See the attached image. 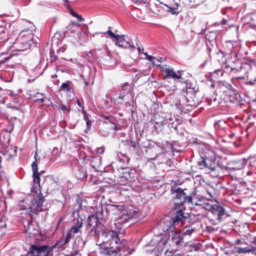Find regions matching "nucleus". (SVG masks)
<instances>
[{
	"mask_svg": "<svg viewBox=\"0 0 256 256\" xmlns=\"http://www.w3.org/2000/svg\"><path fill=\"white\" fill-rule=\"evenodd\" d=\"M9 59L8 58H5L2 60V61L0 62V64H4Z\"/></svg>",
	"mask_w": 256,
	"mask_h": 256,
	"instance_id": "obj_29",
	"label": "nucleus"
},
{
	"mask_svg": "<svg viewBox=\"0 0 256 256\" xmlns=\"http://www.w3.org/2000/svg\"><path fill=\"white\" fill-rule=\"evenodd\" d=\"M77 104L78 105V106H80V107H82L80 101L78 99L77 100Z\"/></svg>",
	"mask_w": 256,
	"mask_h": 256,
	"instance_id": "obj_36",
	"label": "nucleus"
},
{
	"mask_svg": "<svg viewBox=\"0 0 256 256\" xmlns=\"http://www.w3.org/2000/svg\"><path fill=\"white\" fill-rule=\"evenodd\" d=\"M114 210L118 209L122 210L120 217L121 222H126L131 218H136L138 216V210L132 206H114Z\"/></svg>",
	"mask_w": 256,
	"mask_h": 256,
	"instance_id": "obj_6",
	"label": "nucleus"
},
{
	"mask_svg": "<svg viewBox=\"0 0 256 256\" xmlns=\"http://www.w3.org/2000/svg\"><path fill=\"white\" fill-rule=\"evenodd\" d=\"M34 158L35 159V162H37V161L39 160V158H38V154L36 152V154L34 156Z\"/></svg>",
	"mask_w": 256,
	"mask_h": 256,
	"instance_id": "obj_30",
	"label": "nucleus"
},
{
	"mask_svg": "<svg viewBox=\"0 0 256 256\" xmlns=\"http://www.w3.org/2000/svg\"><path fill=\"white\" fill-rule=\"evenodd\" d=\"M176 192H177L178 194H180V196H178V198H181L182 197H184V196L182 191V190L180 188H178L176 190Z\"/></svg>",
	"mask_w": 256,
	"mask_h": 256,
	"instance_id": "obj_27",
	"label": "nucleus"
},
{
	"mask_svg": "<svg viewBox=\"0 0 256 256\" xmlns=\"http://www.w3.org/2000/svg\"><path fill=\"white\" fill-rule=\"evenodd\" d=\"M36 100L38 101H40V102H44V99L43 98H42V99H37Z\"/></svg>",
	"mask_w": 256,
	"mask_h": 256,
	"instance_id": "obj_40",
	"label": "nucleus"
},
{
	"mask_svg": "<svg viewBox=\"0 0 256 256\" xmlns=\"http://www.w3.org/2000/svg\"><path fill=\"white\" fill-rule=\"evenodd\" d=\"M102 237V244H98L100 247V252L102 254L108 256L116 254L127 242L124 239L120 240L117 232L114 230L104 232Z\"/></svg>",
	"mask_w": 256,
	"mask_h": 256,
	"instance_id": "obj_1",
	"label": "nucleus"
},
{
	"mask_svg": "<svg viewBox=\"0 0 256 256\" xmlns=\"http://www.w3.org/2000/svg\"><path fill=\"white\" fill-rule=\"evenodd\" d=\"M73 234L70 230L68 233H67V234H66V237L67 238H70V237L72 236V234Z\"/></svg>",
	"mask_w": 256,
	"mask_h": 256,
	"instance_id": "obj_31",
	"label": "nucleus"
},
{
	"mask_svg": "<svg viewBox=\"0 0 256 256\" xmlns=\"http://www.w3.org/2000/svg\"><path fill=\"white\" fill-rule=\"evenodd\" d=\"M252 250V249L248 247L246 248H238L237 252L239 253H246L248 252H250Z\"/></svg>",
	"mask_w": 256,
	"mask_h": 256,
	"instance_id": "obj_17",
	"label": "nucleus"
},
{
	"mask_svg": "<svg viewBox=\"0 0 256 256\" xmlns=\"http://www.w3.org/2000/svg\"><path fill=\"white\" fill-rule=\"evenodd\" d=\"M193 231V229L192 227L188 226L186 227L185 229L184 232L183 233L184 235H190V234Z\"/></svg>",
	"mask_w": 256,
	"mask_h": 256,
	"instance_id": "obj_21",
	"label": "nucleus"
},
{
	"mask_svg": "<svg viewBox=\"0 0 256 256\" xmlns=\"http://www.w3.org/2000/svg\"><path fill=\"white\" fill-rule=\"evenodd\" d=\"M32 38L33 36L31 32H22L14 44V47L18 51H24L28 48L32 44Z\"/></svg>",
	"mask_w": 256,
	"mask_h": 256,
	"instance_id": "obj_5",
	"label": "nucleus"
},
{
	"mask_svg": "<svg viewBox=\"0 0 256 256\" xmlns=\"http://www.w3.org/2000/svg\"><path fill=\"white\" fill-rule=\"evenodd\" d=\"M56 75H54V76H52V78H54L56 77Z\"/></svg>",
	"mask_w": 256,
	"mask_h": 256,
	"instance_id": "obj_44",
	"label": "nucleus"
},
{
	"mask_svg": "<svg viewBox=\"0 0 256 256\" xmlns=\"http://www.w3.org/2000/svg\"><path fill=\"white\" fill-rule=\"evenodd\" d=\"M33 180L34 185L32 188V192L33 194H36V192H41L40 190V174H33Z\"/></svg>",
	"mask_w": 256,
	"mask_h": 256,
	"instance_id": "obj_12",
	"label": "nucleus"
},
{
	"mask_svg": "<svg viewBox=\"0 0 256 256\" xmlns=\"http://www.w3.org/2000/svg\"><path fill=\"white\" fill-rule=\"evenodd\" d=\"M216 73L221 72V74H222V71L220 70H217L215 72Z\"/></svg>",
	"mask_w": 256,
	"mask_h": 256,
	"instance_id": "obj_39",
	"label": "nucleus"
},
{
	"mask_svg": "<svg viewBox=\"0 0 256 256\" xmlns=\"http://www.w3.org/2000/svg\"><path fill=\"white\" fill-rule=\"evenodd\" d=\"M44 200V197L41 192L36 194H30L26 198L20 203V209L26 210L32 209L36 212H41L43 210L42 206Z\"/></svg>",
	"mask_w": 256,
	"mask_h": 256,
	"instance_id": "obj_3",
	"label": "nucleus"
},
{
	"mask_svg": "<svg viewBox=\"0 0 256 256\" xmlns=\"http://www.w3.org/2000/svg\"><path fill=\"white\" fill-rule=\"evenodd\" d=\"M72 24H74V25H78V24L75 23V22H73Z\"/></svg>",
	"mask_w": 256,
	"mask_h": 256,
	"instance_id": "obj_43",
	"label": "nucleus"
},
{
	"mask_svg": "<svg viewBox=\"0 0 256 256\" xmlns=\"http://www.w3.org/2000/svg\"><path fill=\"white\" fill-rule=\"evenodd\" d=\"M122 90L126 92L127 93H128L130 92V86L128 84H124L122 87Z\"/></svg>",
	"mask_w": 256,
	"mask_h": 256,
	"instance_id": "obj_22",
	"label": "nucleus"
},
{
	"mask_svg": "<svg viewBox=\"0 0 256 256\" xmlns=\"http://www.w3.org/2000/svg\"><path fill=\"white\" fill-rule=\"evenodd\" d=\"M182 205V202L179 204L180 210L176 212L174 219L168 218L165 220L162 228L164 232H167L168 234L171 233L172 240L176 245L183 242L182 236L180 234V232L175 228L176 226L180 224V225L182 224V220L184 218V214L181 211Z\"/></svg>",
	"mask_w": 256,
	"mask_h": 256,
	"instance_id": "obj_2",
	"label": "nucleus"
},
{
	"mask_svg": "<svg viewBox=\"0 0 256 256\" xmlns=\"http://www.w3.org/2000/svg\"><path fill=\"white\" fill-rule=\"evenodd\" d=\"M52 154L56 157L59 156L58 150V148L54 147L53 148L52 152Z\"/></svg>",
	"mask_w": 256,
	"mask_h": 256,
	"instance_id": "obj_23",
	"label": "nucleus"
},
{
	"mask_svg": "<svg viewBox=\"0 0 256 256\" xmlns=\"http://www.w3.org/2000/svg\"><path fill=\"white\" fill-rule=\"evenodd\" d=\"M82 110H84V108H82ZM82 114H84V119L85 121H87L89 120V118L86 112L83 110Z\"/></svg>",
	"mask_w": 256,
	"mask_h": 256,
	"instance_id": "obj_26",
	"label": "nucleus"
},
{
	"mask_svg": "<svg viewBox=\"0 0 256 256\" xmlns=\"http://www.w3.org/2000/svg\"><path fill=\"white\" fill-rule=\"evenodd\" d=\"M148 0H142V2H140V4H146Z\"/></svg>",
	"mask_w": 256,
	"mask_h": 256,
	"instance_id": "obj_34",
	"label": "nucleus"
},
{
	"mask_svg": "<svg viewBox=\"0 0 256 256\" xmlns=\"http://www.w3.org/2000/svg\"><path fill=\"white\" fill-rule=\"evenodd\" d=\"M88 224L87 228L89 233L92 236H95L96 234V226L98 220L94 216H91L88 218Z\"/></svg>",
	"mask_w": 256,
	"mask_h": 256,
	"instance_id": "obj_8",
	"label": "nucleus"
},
{
	"mask_svg": "<svg viewBox=\"0 0 256 256\" xmlns=\"http://www.w3.org/2000/svg\"><path fill=\"white\" fill-rule=\"evenodd\" d=\"M124 95H122V94H120L119 96V98H120V99H122V98H124Z\"/></svg>",
	"mask_w": 256,
	"mask_h": 256,
	"instance_id": "obj_37",
	"label": "nucleus"
},
{
	"mask_svg": "<svg viewBox=\"0 0 256 256\" xmlns=\"http://www.w3.org/2000/svg\"><path fill=\"white\" fill-rule=\"evenodd\" d=\"M70 14L72 16L76 18L80 22H83L84 20V19L82 18V16L80 15H79L74 11L72 10L70 12Z\"/></svg>",
	"mask_w": 256,
	"mask_h": 256,
	"instance_id": "obj_19",
	"label": "nucleus"
},
{
	"mask_svg": "<svg viewBox=\"0 0 256 256\" xmlns=\"http://www.w3.org/2000/svg\"><path fill=\"white\" fill-rule=\"evenodd\" d=\"M165 256H173L170 251L166 250L165 252Z\"/></svg>",
	"mask_w": 256,
	"mask_h": 256,
	"instance_id": "obj_28",
	"label": "nucleus"
},
{
	"mask_svg": "<svg viewBox=\"0 0 256 256\" xmlns=\"http://www.w3.org/2000/svg\"><path fill=\"white\" fill-rule=\"evenodd\" d=\"M216 210L218 212V216H223L225 214L224 210L222 207L219 206H216Z\"/></svg>",
	"mask_w": 256,
	"mask_h": 256,
	"instance_id": "obj_18",
	"label": "nucleus"
},
{
	"mask_svg": "<svg viewBox=\"0 0 256 256\" xmlns=\"http://www.w3.org/2000/svg\"><path fill=\"white\" fill-rule=\"evenodd\" d=\"M124 36L117 34L114 38L116 40L115 44L121 48H127L130 46L129 42L124 38Z\"/></svg>",
	"mask_w": 256,
	"mask_h": 256,
	"instance_id": "obj_11",
	"label": "nucleus"
},
{
	"mask_svg": "<svg viewBox=\"0 0 256 256\" xmlns=\"http://www.w3.org/2000/svg\"><path fill=\"white\" fill-rule=\"evenodd\" d=\"M201 160V162L199 164V168L200 169L208 168L212 171H213L215 170L218 166L216 162L212 156L206 158L202 157Z\"/></svg>",
	"mask_w": 256,
	"mask_h": 256,
	"instance_id": "obj_7",
	"label": "nucleus"
},
{
	"mask_svg": "<svg viewBox=\"0 0 256 256\" xmlns=\"http://www.w3.org/2000/svg\"><path fill=\"white\" fill-rule=\"evenodd\" d=\"M158 66L160 68L161 71L165 73V78H176L180 79V76L174 72L172 68H170L169 66L158 65Z\"/></svg>",
	"mask_w": 256,
	"mask_h": 256,
	"instance_id": "obj_9",
	"label": "nucleus"
},
{
	"mask_svg": "<svg viewBox=\"0 0 256 256\" xmlns=\"http://www.w3.org/2000/svg\"><path fill=\"white\" fill-rule=\"evenodd\" d=\"M158 61H160V62H162V58H160V60H158V59H156Z\"/></svg>",
	"mask_w": 256,
	"mask_h": 256,
	"instance_id": "obj_41",
	"label": "nucleus"
},
{
	"mask_svg": "<svg viewBox=\"0 0 256 256\" xmlns=\"http://www.w3.org/2000/svg\"><path fill=\"white\" fill-rule=\"evenodd\" d=\"M70 239L66 237L64 242L58 241L55 244L51 246H48L47 245L32 246L30 254L31 256H48V254H50L54 248H58L62 246L68 242Z\"/></svg>",
	"mask_w": 256,
	"mask_h": 256,
	"instance_id": "obj_4",
	"label": "nucleus"
},
{
	"mask_svg": "<svg viewBox=\"0 0 256 256\" xmlns=\"http://www.w3.org/2000/svg\"><path fill=\"white\" fill-rule=\"evenodd\" d=\"M60 109L64 110L66 109V106L64 105H62L60 106Z\"/></svg>",
	"mask_w": 256,
	"mask_h": 256,
	"instance_id": "obj_35",
	"label": "nucleus"
},
{
	"mask_svg": "<svg viewBox=\"0 0 256 256\" xmlns=\"http://www.w3.org/2000/svg\"><path fill=\"white\" fill-rule=\"evenodd\" d=\"M138 52L139 53H142V51L144 50V49L143 48H138Z\"/></svg>",
	"mask_w": 256,
	"mask_h": 256,
	"instance_id": "obj_33",
	"label": "nucleus"
},
{
	"mask_svg": "<svg viewBox=\"0 0 256 256\" xmlns=\"http://www.w3.org/2000/svg\"><path fill=\"white\" fill-rule=\"evenodd\" d=\"M168 238L166 237V234H160V235L154 236L152 238L150 244L152 246H165Z\"/></svg>",
	"mask_w": 256,
	"mask_h": 256,
	"instance_id": "obj_10",
	"label": "nucleus"
},
{
	"mask_svg": "<svg viewBox=\"0 0 256 256\" xmlns=\"http://www.w3.org/2000/svg\"><path fill=\"white\" fill-rule=\"evenodd\" d=\"M168 8L167 11L169 12H170L172 14H176L178 13V4L177 3H176L172 7L169 6L167 5H166Z\"/></svg>",
	"mask_w": 256,
	"mask_h": 256,
	"instance_id": "obj_15",
	"label": "nucleus"
},
{
	"mask_svg": "<svg viewBox=\"0 0 256 256\" xmlns=\"http://www.w3.org/2000/svg\"><path fill=\"white\" fill-rule=\"evenodd\" d=\"M86 124L88 128H90V124H91L90 120H87V121H86Z\"/></svg>",
	"mask_w": 256,
	"mask_h": 256,
	"instance_id": "obj_32",
	"label": "nucleus"
},
{
	"mask_svg": "<svg viewBox=\"0 0 256 256\" xmlns=\"http://www.w3.org/2000/svg\"><path fill=\"white\" fill-rule=\"evenodd\" d=\"M8 95L12 96V92L10 91H8Z\"/></svg>",
	"mask_w": 256,
	"mask_h": 256,
	"instance_id": "obj_38",
	"label": "nucleus"
},
{
	"mask_svg": "<svg viewBox=\"0 0 256 256\" xmlns=\"http://www.w3.org/2000/svg\"><path fill=\"white\" fill-rule=\"evenodd\" d=\"M82 222L78 221L72 227L70 231L73 234L78 233L80 230V228L82 226Z\"/></svg>",
	"mask_w": 256,
	"mask_h": 256,
	"instance_id": "obj_14",
	"label": "nucleus"
},
{
	"mask_svg": "<svg viewBox=\"0 0 256 256\" xmlns=\"http://www.w3.org/2000/svg\"><path fill=\"white\" fill-rule=\"evenodd\" d=\"M70 82H66L62 83L60 87V89L62 90L69 91L70 90Z\"/></svg>",
	"mask_w": 256,
	"mask_h": 256,
	"instance_id": "obj_16",
	"label": "nucleus"
},
{
	"mask_svg": "<svg viewBox=\"0 0 256 256\" xmlns=\"http://www.w3.org/2000/svg\"><path fill=\"white\" fill-rule=\"evenodd\" d=\"M32 168L33 171V174H39L38 172V166L36 162H34L32 164Z\"/></svg>",
	"mask_w": 256,
	"mask_h": 256,
	"instance_id": "obj_20",
	"label": "nucleus"
},
{
	"mask_svg": "<svg viewBox=\"0 0 256 256\" xmlns=\"http://www.w3.org/2000/svg\"><path fill=\"white\" fill-rule=\"evenodd\" d=\"M246 164V160L245 158L240 159L232 162V164H234V166L231 168L234 170H240L244 167Z\"/></svg>",
	"mask_w": 256,
	"mask_h": 256,
	"instance_id": "obj_13",
	"label": "nucleus"
},
{
	"mask_svg": "<svg viewBox=\"0 0 256 256\" xmlns=\"http://www.w3.org/2000/svg\"><path fill=\"white\" fill-rule=\"evenodd\" d=\"M227 45H228V46L232 45V44H231V42H227Z\"/></svg>",
	"mask_w": 256,
	"mask_h": 256,
	"instance_id": "obj_42",
	"label": "nucleus"
},
{
	"mask_svg": "<svg viewBox=\"0 0 256 256\" xmlns=\"http://www.w3.org/2000/svg\"><path fill=\"white\" fill-rule=\"evenodd\" d=\"M144 54L146 56V58L150 62H153V60H155L156 58L150 56L146 52L144 53Z\"/></svg>",
	"mask_w": 256,
	"mask_h": 256,
	"instance_id": "obj_24",
	"label": "nucleus"
},
{
	"mask_svg": "<svg viewBox=\"0 0 256 256\" xmlns=\"http://www.w3.org/2000/svg\"><path fill=\"white\" fill-rule=\"evenodd\" d=\"M104 34H109L112 37L114 38L117 34H114L110 30H108L107 32H104Z\"/></svg>",
	"mask_w": 256,
	"mask_h": 256,
	"instance_id": "obj_25",
	"label": "nucleus"
}]
</instances>
